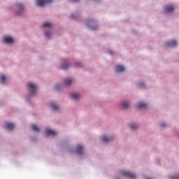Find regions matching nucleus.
I'll return each instance as SVG.
<instances>
[{"label":"nucleus","instance_id":"f257e3e1","mask_svg":"<svg viewBox=\"0 0 179 179\" xmlns=\"http://www.w3.org/2000/svg\"><path fill=\"white\" fill-rule=\"evenodd\" d=\"M120 174L121 176H124V177H127L128 178H131V179L136 178V176H135V174L129 171H120Z\"/></svg>","mask_w":179,"mask_h":179},{"label":"nucleus","instance_id":"f03ea898","mask_svg":"<svg viewBox=\"0 0 179 179\" xmlns=\"http://www.w3.org/2000/svg\"><path fill=\"white\" fill-rule=\"evenodd\" d=\"M28 89L29 90L31 94H34L37 91V87L31 83H28Z\"/></svg>","mask_w":179,"mask_h":179},{"label":"nucleus","instance_id":"7ed1b4c3","mask_svg":"<svg viewBox=\"0 0 179 179\" xmlns=\"http://www.w3.org/2000/svg\"><path fill=\"white\" fill-rule=\"evenodd\" d=\"M53 0H36L38 6H44L45 3H52Z\"/></svg>","mask_w":179,"mask_h":179},{"label":"nucleus","instance_id":"20e7f679","mask_svg":"<svg viewBox=\"0 0 179 179\" xmlns=\"http://www.w3.org/2000/svg\"><path fill=\"white\" fill-rule=\"evenodd\" d=\"M165 45L166 47H176L177 45V41L173 40L166 42Z\"/></svg>","mask_w":179,"mask_h":179},{"label":"nucleus","instance_id":"39448f33","mask_svg":"<svg viewBox=\"0 0 179 179\" xmlns=\"http://www.w3.org/2000/svg\"><path fill=\"white\" fill-rule=\"evenodd\" d=\"M17 6L20 10V12L17 13V15L20 16V15H22L23 13V10H24V8L23 7V4H21V3L17 4Z\"/></svg>","mask_w":179,"mask_h":179},{"label":"nucleus","instance_id":"423d86ee","mask_svg":"<svg viewBox=\"0 0 179 179\" xmlns=\"http://www.w3.org/2000/svg\"><path fill=\"white\" fill-rule=\"evenodd\" d=\"M173 10H174V6L173 5H168L165 7L166 13L173 12Z\"/></svg>","mask_w":179,"mask_h":179},{"label":"nucleus","instance_id":"0eeeda50","mask_svg":"<svg viewBox=\"0 0 179 179\" xmlns=\"http://www.w3.org/2000/svg\"><path fill=\"white\" fill-rule=\"evenodd\" d=\"M87 24L90 26V30H96L97 29V26L93 27L92 24H94V21L91 20V21H87Z\"/></svg>","mask_w":179,"mask_h":179},{"label":"nucleus","instance_id":"6e6552de","mask_svg":"<svg viewBox=\"0 0 179 179\" xmlns=\"http://www.w3.org/2000/svg\"><path fill=\"white\" fill-rule=\"evenodd\" d=\"M46 134L48 136H55V135H57V132L50 129L46 130Z\"/></svg>","mask_w":179,"mask_h":179},{"label":"nucleus","instance_id":"1a4fd4ad","mask_svg":"<svg viewBox=\"0 0 179 179\" xmlns=\"http://www.w3.org/2000/svg\"><path fill=\"white\" fill-rule=\"evenodd\" d=\"M76 152L78 155H83V146L78 145Z\"/></svg>","mask_w":179,"mask_h":179},{"label":"nucleus","instance_id":"9d476101","mask_svg":"<svg viewBox=\"0 0 179 179\" xmlns=\"http://www.w3.org/2000/svg\"><path fill=\"white\" fill-rule=\"evenodd\" d=\"M3 41L5 43H8V44H11V43H13V38L10 36H4Z\"/></svg>","mask_w":179,"mask_h":179},{"label":"nucleus","instance_id":"9b49d317","mask_svg":"<svg viewBox=\"0 0 179 179\" xmlns=\"http://www.w3.org/2000/svg\"><path fill=\"white\" fill-rule=\"evenodd\" d=\"M125 71V67L122 65L116 66V72H124Z\"/></svg>","mask_w":179,"mask_h":179},{"label":"nucleus","instance_id":"f8f14e48","mask_svg":"<svg viewBox=\"0 0 179 179\" xmlns=\"http://www.w3.org/2000/svg\"><path fill=\"white\" fill-rule=\"evenodd\" d=\"M6 129L9 131H12L15 128V124L13 123H6Z\"/></svg>","mask_w":179,"mask_h":179},{"label":"nucleus","instance_id":"ddd939ff","mask_svg":"<svg viewBox=\"0 0 179 179\" xmlns=\"http://www.w3.org/2000/svg\"><path fill=\"white\" fill-rule=\"evenodd\" d=\"M148 107V104L145 103L143 102H139L137 108L141 109V108H146Z\"/></svg>","mask_w":179,"mask_h":179},{"label":"nucleus","instance_id":"4468645a","mask_svg":"<svg viewBox=\"0 0 179 179\" xmlns=\"http://www.w3.org/2000/svg\"><path fill=\"white\" fill-rule=\"evenodd\" d=\"M31 128L32 131H34L35 132H40V128L37 127L36 124H31Z\"/></svg>","mask_w":179,"mask_h":179},{"label":"nucleus","instance_id":"2eb2a0df","mask_svg":"<svg viewBox=\"0 0 179 179\" xmlns=\"http://www.w3.org/2000/svg\"><path fill=\"white\" fill-rule=\"evenodd\" d=\"M101 139L102 142H110V141H111L113 138H108L106 136H103L101 137Z\"/></svg>","mask_w":179,"mask_h":179},{"label":"nucleus","instance_id":"dca6fc26","mask_svg":"<svg viewBox=\"0 0 179 179\" xmlns=\"http://www.w3.org/2000/svg\"><path fill=\"white\" fill-rule=\"evenodd\" d=\"M50 107H51V108H52L55 111H58V107L54 102L50 103Z\"/></svg>","mask_w":179,"mask_h":179},{"label":"nucleus","instance_id":"f3484780","mask_svg":"<svg viewBox=\"0 0 179 179\" xmlns=\"http://www.w3.org/2000/svg\"><path fill=\"white\" fill-rule=\"evenodd\" d=\"M64 83H65L66 86H70V85L72 84V79H71V78H66V79L64 80Z\"/></svg>","mask_w":179,"mask_h":179},{"label":"nucleus","instance_id":"a211bd4d","mask_svg":"<svg viewBox=\"0 0 179 179\" xmlns=\"http://www.w3.org/2000/svg\"><path fill=\"white\" fill-rule=\"evenodd\" d=\"M71 98L73 99V100H78V99H79V97H80V95H79V94H71Z\"/></svg>","mask_w":179,"mask_h":179},{"label":"nucleus","instance_id":"6ab92c4d","mask_svg":"<svg viewBox=\"0 0 179 179\" xmlns=\"http://www.w3.org/2000/svg\"><path fill=\"white\" fill-rule=\"evenodd\" d=\"M121 107H122V108H128V107H129V104L128 102L124 101L121 103Z\"/></svg>","mask_w":179,"mask_h":179},{"label":"nucleus","instance_id":"aec40b11","mask_svg":"<svg viewBox=\"0 0 179 179\" xmlns=\"http://www.w3.org/2000/svg\"><path fill=\"white\" fill-rule=\"evenodd\" d=\"M0 80L1 83H5V80H6V77L4 75L1 76Z\"/></svg>","mask_w":179,"mask_h":179},{"label":"nucleus","instance_id":"412c9836","mask_svg":"<svg viewBox=\"0 0 179 179\" xmlns=\"http://www.w3.org/2000/svg\"><path fill=\"white\" fill-rule=\"evenodd\" d=\"M68 68H69V66L68 64H62L61 65L62 69H68Z\"/></svg>","mask_w":179,"mask_h":179},{"label":"nucleus","instance_id":"4be33fe9","mask_svg":"<svg viewBox=\"0 0 179 179\" xmlns=\"http://www.w3.org/2000/svg\"><path fill=\"white\" fill-rule=\"evenodd\" d=\"M51 26V24L50 22H45L43 24V27H50Z\"/></svg>","mask_w":179,"mask_h":179},{"label":"nucleus","instance_id":"5701e85b","mask_svg":"<svg viewBox=\"0 0 179 179\" xmlns=\"http://www.w3.org/2000/svg\"><path fill=\"white\" fill-rule=\"evenodd\" d=\"M45 37H47L48 38H50V37L51 36V33H50V32H45Z\"/></svg>","mask_w":179,"mask_h":179},{"label":"nucleus","instance_id":"b1692460","mask_svg":"<svg viewBox=\"0 0 179 179\" xmlns=\"http://www.w3.org/2000/svg\"><path fill=\"white\" fill-rule=\"evenodd\" d=\"M136 128H138V126H135L134 124L130 125V129H136Z\"/></svg>","mask_w":179,"mask_h":179},{"label":"nucleus","instance_id":"393cba45","mask_svg":"<svg viewBox=\"0 0 179 179\" xmlns=\"http://www.w3.org/2000/svg\"><path fill=\"white\" fill-rule=\"evenodd\" d=\"M170 178L171 179H179V175L178 176H171Z\"/></svg>","mask_w":179,"mask_h":179},{"label":"nucleus","instance_id":"a878e982","mask_svg":"<svg viewBox=\"0 0 179 179\" xmlns=\"http://www.w3.org/2000/svg\"><path fill=\"white\" fill-rule=\"evenodd\" d=\"M140 87H143L145 86V84L143 83H140L139 85Z\"/></svg>","mask_w":179,"mask_h":179},{"label":"nucleus","instance_id":"bb28decb","mask_svg":"<svg viewBox=\"0 0 179 179\" xmlns=\"http://www.w3.org/2000/svg\"><path fill=\"white\" fill-rule=\"evenodd\" d=\"M161 127H166V124L162 123V124H161Z\"/></svg>","mask_w":179,"mask_h":179},{"label":"nucleus","instance_id":"cd10ccee","mask_svg":"<svg viewBox=\"0 0 179 179\" xmlns=\"http://www.w3.org/2000/svg\"><path fill=\"white\" fill-rule=\"evenodd\" d=\"M73 2H79V0H71Z\"/></svg>","mask_w":179,"mask_h":179},{"label":"nucleus","instance_id":"c85d7f7f","mask_svg":"<svg viewBox=\"0 0 179 179\" xmlns=\"http://www.w3.org/2000/svg\"><path fill=\"white\" fill-rule=\"evenodd\" d=\"M146 179H152V178H149V177H148V178H146Z\"/></svg>","mask_w":179,"mask_h":179},{"label":"nucleus","instance_id":"c756f323","mask_svg":"<svg viewBox=\"0 0 179 179\" xmlns=\"http://www.w3.org/2000/svg\"><path fill=\"white\" fill-rule=\"evenodd\" d=\"M76 65H78V66H79V65H80V64H76Z\"/></svg>","mask_w":179,"mask_h":179},{"label":"nucleus","instance_id":"7c9ffc66","mask_svg":"<svg viewBox=\"0 0 179 179\" xmlns=\"http://www.w3.org/2000/svg\"><path fill=\"white\" fill-rule=\"evenodd\" d=\"M71 17H73V15H71Z\"/></svg>","mask_w":179,"mask_h":179},{"label":"nucleus","instance_id":"2f4dec72","mask_svg":"<svg viewBox=\"0 0 179 179\" xmlns=\"http://www.w3.org/2000/svg\"><path fill=\"white\" fill-rule=\"evenodd\" d=\"M109 54H111V52H109Z\"/></svg>","mask_w":179,"mask_h":179}]
</instances>
